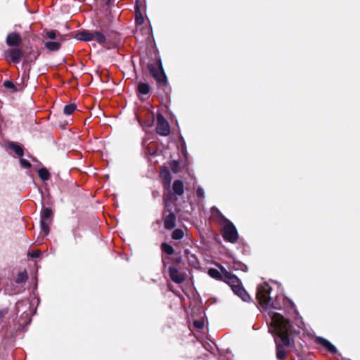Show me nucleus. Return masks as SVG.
<instances>
[{
	"label": "nucleus",
	"mask_w": 360,
	"mask_h": 360,
	"mask_svg": "<svg viewBox=\"0 0 360 360\" xmlns=\"http://www.w3.org/2000/svg\"><path fill=\"white\" fill-rule=\"evenodd\" d=\"M271 291V288L268 283H264L259 285L257 290V299L265 312L264 316L267 322L272 326H277L279 321L285 319L281 314L274 311V309H278V307L270 297Z\"/></svg>",
	"instance_id": "f257e3e1"
},
{
	"label": "nucleus",
	"mask_w": 360,
	"mask_h": 360,
	"mask_svg": "<svg viewBox=\"0 0 360 360\" xmlns=\"http://www.w3.org/2000/svg\"><path fill=\"white\" fill-rule=\"evenodd\" d=\"M290 326L287 319L281 321L277 326L270 324L269 330L275 335L274 340L276 346V357L278 360H283L286 356V350L285 347L290 345Z\"/></svg>",
	"instance_id": "f03ea898"
},
{
	"label": "nucleus",
	"mask_w": 360,
	"mask_h": 360,
	"mask_svg": "<svg viewBox=\"0 0 360 360\" xmlns=\"http://www.w3.org/2000/svg\"><path fill=\"white\" fill-rule=\"evenodd\" d=\"M4 54L6 59L14 63H19L22 60L31 63L39 56L37 52L34 51L33 46H11Z\"/></svg>",
	"instance_id": "7ed1b4c3"
},
{
	"label": "nucleus",
	"mask_w": 360,
	"mask_h": 360,
	"mask_svg": "<svg viewBox=\"0 0 360 360\" xmlns=\"http://www.w3.org/2000/svg\"><path fill=\"white\" fill-rule=\"evenodd\" d=\"M223 281L231 287L234 294L238 295L243 301H250V295L242 287L240 281L237 276L224 270L223 272Z\"/></svg>",
	"instance_id": "20e7f679"
},
{
	"label": "nucleus",
	"mask_w": 360,
	"mask_h": 360,
	"mask_svg": "<svg viewBox=\"0 0 360 360\" xmlns=\"http://www.w3.org/2000/svg\"><path fill=\"white\" fill-rule=\"evenodd\" d=\"M148 68L150 74L156 81L158 86H165L167 85V77L164 71L160 57L157 58L154 63L148 64Z\"/></svg>",
	"instance_id": "39448f33"
},
{
	"label": "nucleus",
	"mask_w": 360,
	"mask_h": 360,
	"mask_svg": "<svg viewBox=\"0 0 360 360\" xmlns=\"http://www.w3.org/2000/svg\"><path fill=\"white\" fill-rule=\"evenodd\" d=\"M75 39L81 41H96L98 44L105 42V36L98 31L90 32L89 30H82L75 34Z\"/></svg>",
	"instance_id": "423d86ee"
},
{
	"label": "nucleus",
	"mask_w": 360,
	"mask_h": 360,
	"mask_svg": "<svg viewBox=\"0 0 360 360\" xmlns=\"http://www.w3.org/2000/svg\"><path fill=\"white\" fill-rule=\"evenodd\" d=\"M52 215L53 212L51 209H43L40 219V234L42 236L43 238L48 236L49 233V225L51 222Z\"/></svg>",
	"instance_id": "0eeeda50"
},
{
	"label": "nucleus",
	"mask_w": 360,
	"mask_h": 360,
	"mask_svg": "<svg viewBox=\"0 0 360 360\" xmlns=\"http://www.w3.org/2000/svg\"><path fill=\"white\" fill-rule=\"evenodd\" d=\"M223 238L225 240L231 243H235L238 239V232L234 225L228 221L223 228Z\"/></svg>",
	"instance_id": "6e6552de"
},
{
	"label": "nucleus",
	"mask_w": 360,
	"mask_h": 360,
	"mask_svg": "<svg viewBox=\"0 0 360 360\" xmlns=\"http://www.w3.org/2000/svg\"><path fill=\"white\" fill-rule=\"evenodd\" d=\"M157 121V133L161 136H167L170 132L167 121L162 115L158 116Z\"/></svg>",
	"instance_id": "1a4fd4ad"
},
{
	"label": "nucleus",
	"mask_w": 360,
	"mask_h": 360,
	"mask_svg": "<svg viewBox=\"0 0 360 360\" xmlns=\"http://www.w3.org/2000/svg\"><path fill=\"white\" fill-rule=\"evenodd\" d=\"M169 276L172 281L177 284L182 283L185 278L186 275L179 271L177 268L174 266H170L168 269Z\"/></svg>",
	"instance_id": "9d476101"
},
{
	"label": "nucleus",
	"mask_w": 360,
	"mask_h": 360,
	"mask_svg": "<svg viewBox=\"0 0 360 360\" xmlns=\"http://www.w3.org/2000/svg\"><path fill=\"white\" fill-rule=\"evenodd\" d=\"M314 342L317 345L322 346L324 349H326L328 352L331 354H335L338 353L336 347L324 338L316 336L314 339Z\"/></svg>",
	"instance_id": "9b49d317"
},
{
	"label": "nucleus",
	"mask_w": 360,
	"mask_h": 360,
	"mask_svg": "<svg viewBox=\"0 0 360 360\" xmlns=\"http://www.w3.org/2000/svg\"><path fill=\"white\" fill-rule=\"evenodd\" d=\"M164 226L166 229H172L176 226V216L173 212H169L164 217Z\"/></svg>",
	"instance_id": "f8f14e48"
},
{
	"label": "nucleus",
	"mask_w": 360,
	"mask_h": 360,
	"mask_svg": "<svg viewBox=\"0 0 360 360\" xmlns=\"http://www.w3.org/2000/svg\"><path fill=\"white\" fill-rule=\"evenodd\" d=\"M184 255L190 266L193 268H198L199 266V262L194 254L191 253L188 250H186Z\"/></svg>",
	"instance_id": "ddd939ff"
},
{
	"label": "nucleus",
	"mask_w": 360,
	"mask_h": 360,
	"mask_svg": "<svg viewBox=\"0 0 360 360\" xmlns=\"http://www.w3.org/2000/svg\"><path fill=\"white\" fill-rule=\"evenodd\" d=\"M21 43V37L19 34L12 32L6 37L7 45H19Z\"/></svg>",
	"instance_id": "4468645a"
},
{
	"label": "nucleus",
	"mask_w": 360,
	"mask_h": 360,
	"mask_svg": "<svg viewBox=\"0 0 360 360\" xmlns=\"http://www.w3.org/2000/svg\"><path fill=\"white\" fill-rule=\"evenodd\" d=\"M160 176L164 179V186L166 188H169L171 184V175L167 169H162L160 172Z\"/></svg>",
	"instance_id": "2eb2a0df"
},
{
	"label": "nucleus",
	"mask_w": 360,
	"mask_h": 360,
	"mask_svg": "<svg viewBox=\"0 0 360 360\" xmlns=\"http://www.w3.org/2000/svg\"><path fill=\"white\" fill-rule=\"evenodd\" d=\"M172 189L174 193L177 195H181L184 193V184L180 180H176L173 183Z\"/></svg>",
	"instance_id": "dca6fc26"
},
{
	"label": "nucleus",
	"mask_w": 360,
	"mask_h": 360,
	"mask_svg": "<svg viewBox=\"0 0 360 360\" xmlns=\"http://www.w3.org/2000/svg\"><path fill=\"white\" fill-rule=\"evenodd\" d=\"M137 91L141 95H147L150 91V86L147 83L139 82L138 84Z\"/></svg>",
	"instance_id": "f3484780"
},
{
	"label": "nucleus",
	"mask_w": 360,
	"mask_h": 360,
	"mask_svg": "<svg viewBox=\"0 0 360 360\" xmlns=\"http://www.w3.org/2000/svg\"><path fill=\"white\" fill-rule=\"evenodd\" d=\"M8 147H9V148L12 149L15 153L16 155H18L20 157L23 155V154H24L23 148L19 144L13 143V142H10L8 143Z\"/></svg>",
	"instance_id": "a211bd4d"
},
{
	"label": "nucleus",
	"mask_w": 360,
	"mask_h": 360,
	"mask_svg": "<svg viewBox=\"0 0 360 360\" xmlns=\"http://www.w3.org/2000/svg\"><path fill=\"white\" fill-rule=\"evenodd\" d=\"M46 37L50 39L61 41L62 36L56 30L46 31Z\"/></svg>",
	"instance_id": "6ab92c4d"
},
{
	"label": "nucleus",
	"mask_w": 360,
	"mask_h": 360,
	"mask_svg": "<svg viewBox=\"0 0 360 360\" xmlns=\"http://www.w3.org/2000/svg\"><path fill=\"white\" fill-rule=\"evenodd\" d=\"M224 270L225 269L222 270L221 272H220L217 269H210L208 271V274L214 278L223 280V272L224 271Z\"/></svg>",
	"instance_id": "aec40b11"
},
{
	"label": "nucleus",
	"mask_w": 360,
	"mask_h": 360,
	"mask_svg": "<svg viewBox=\"0 0 360 360\" xmlns=\"http://www.w3.org/2000/svg\"><path fill=\"white\" fill-rule=\"evenodd\" d=\"M27 279V271L25 270L22 272H20L15 279V282L18 284H20V283H25Z\"/></svg>",
	"instance_id": "412c9836"
},
{
	"label": "nucleus",
	"mask_w": 360,
	"mask_h": 360,
	"mask_svg": "<svg viewBox=\"0 0 360 360\" xmlns=\"http://www.w3.org/2000/svg\"><path fill=\"white\" fill-rule=\"evenodd\" d=\"M38 174L43 181H47L50 178V174L49 171L43 167L38 170Z\"/></svg>",
	"instance_id": "4be33fe9"
},
{
	"label": "nucleus",
	"mask_w": 360,
	"mask_h": 360,
	"mask_svg": "<svg viewBox=\"0 0 360 360\" xmlns=\"http://www.w3.org/2000/svg\"><path fill=\"white\" fill-rule=\"evenodd\" d=\"M161 249H162V250L163 252H165L168 255H173L174 252V248H172V246H171L170 245L167 244L165 243L162 244Z\"/></svg>",
	"instance_id": "5701e85b"
},
{
	"label": "nucleus",
	"mask_w": 360,
	"mask_h": 360,
	"mask_svg": "<svg viewBox=\"0 0 360 360\" xmlns=\"http://www.w3.org/2000/svg\"><path fill=\"white\" fill-rule=\"evenodd\" d=\"M184 236V233L183 230H181L180 229H175L172 232V237L174 240H180V239L183 238Z\"/></svg>",
	"instance_id": "b1692460"
},
{
	"label": "nucleus",
	"mask_w": 360,
	"mask_h": 360,
	"mask_svg": "<svg viewBox=\"0 0 360 360\" xmlns=\"http://www.w3.org/2000/svg\"><path fill=\"white\" fill-rule=\"evenodd\" d=\"M77 106L75 104L71 103L64 107L63 112L65 115H71L76 109Z\"/></svg>",
	"instance_id": "393cba45"
},
{
	"label": "nucleus",
	"mask_w": 360,
	"mask_h": 360,
	"mask_svg": "<svg viewBox=\"0 0 360 360\" xmlns=\"http://www.w3.org/2000/svg\"><path fill=\"white\" fill-rule=\"evenodd\" d=\"M20 164L23 168L30 169L31 167V163L26 159L20 158Z\"/></svg>",
	"instance_id": "a878e982"
},
{
	"label": "nucleus",
	"mask_w": 360,
	"mask_h": 360,
	"mask_svg": "<svg viewBox=\"0 0 360 360\" xmlns=\"http://www.w3.org/2000/svg\"><path fill=\"white\" fill-rule=\"evenodd\" d=\"M4 85L7 89H13V91H17V89L15 86L13 84V83L9 80H6L4 82Z\"/></svg>",
	"instance_id": "bb28decb"
},
{
	"label": "nucleus",
	"mask_w": 360,
	"mask_h": 360,
	"mask_svg": "<svg viewBox=\"0 0 360 360\" xmlns=\"http://www.w3.org/2000/svg\"><path fill=\"white\" fill-rule=\"evenodd\" d=\"M193 325L196 328L202 329L204 327L205 323L204 321L202 320H196L194 321Z\"/></svg>",
	"instance_id": "cd10ccee"
},
{
	"label": "nucleus",
	"mask_w": 360,
	"mask_h": 360,
	"mask_svg": "<svg viewBox=\"0 0 360 360\" xmlns=\"http://www.w3.org/2000/svg\"><path fill=\"white\" fill-rule=\"evenodd\" d=\"M196 195L198 198H205V191H204V189L201 186H199L197 188Z\"/></svg>",
	"instance_id": "c85d7f7f"
},
{
	"label": "nucleus",
	"mask_w": 360,
	"mask_h": 360,
	"mask_svg": "<svg viewBox=\"0 0 360 360\" xmlns=\"http://www.w3.org/2000/svg\"><path fill=\"white\" fill-rule=\"evenodd\" d=\"M179 164L176 161H172L171 162V168L174 173H177L179 172Z\"/></svg>",
	"instance_id": "c756f323"
},
{
	"label": "nucleus",
	"mask_w": 360,
	"mask_h": 360,
	"mask_svg": "<svg viewBox=\"0 0 360 360\" xmlns=\"http://www.w3.org/2000/svg\"><path fill=\"white\" fill-rule=\"evenodd\" d=\"M28 255L32 258H38L41 255V251L36 250V251L30 252L28 253Z\"/></svg>",
	"instance_id": "7c9ffc66"
},
{
	"label": "nucleus",
	"mask_w": 360,
	"mask_h": 360,
	"mask_svg": "<svg viewBox=\"0 0 360 360\" xmlns=\"http://www.w3.org/2000/svg\"><path fill=\"white\" fill-rule=\"evenodd\" d=\"M136 22L139 25H141L143 22V18L141 15V14H139V15H136Z\"/></svg>",
	"instance_id": "2f4dec72"
},
{
	"label": "nucleus",
	"mask_w": 360,
	"mask_h": 360,
	"mask_svg": "<svg viewBox=\"0 0 360 360\" xmlns=\"http://www.w3.org/2000/svg\"><path fill=\"white\" fill-rule=\"evenodd\" d=\"M50 51H57L59 50L60 46H46Z\"/></svg>",
	"instance_id": "473e14b6"
},
{
	"label": "nucleus",
	"mask_w": 360,
	"mask_h": 360,
	"mask_svg": "<svg viewBox=\"0 0 360 360\" xmlns=\"http://www.w3.org/2000/svg\"><path fill=\"white\" fill-rule=\"evenodd\" d=\"M7 313V310L3 309L0 311V318H2Z\"/></svg>",
	"instance_id": "72a5a7b5"
},
{
	"label": "nucleus",
	"mask_w": 360,
	"mask_h": 360,
	"mask_svg": "<svg viewBox=\"0 0 360 360\" xmlns=\"http://www.w3.org/2000/svg\"><path fill=\"white\" fill-rule=\"evenodd\" d=\"M45 45H60L58 42H47L45 44Z\"/></svg>",
	"instance_id": "f704fd0d"
},
{
	"label": "nucleus",
	"mask_w": 360,
	"mask_h": 360,
	"mask_svg": "<svg viewBox=\"0 0 360 360\" xmlns=\"http://www.w3.org/2000/svg\"><path fill=\"white\" fill-rule=\"evenodd\" d=\"M215 210H216V207H213L212 208V212H214V211H215Z\"/></svg>",
	"instance_id": "c9c22d12"
},
{
	"label": "nucleus",
	"mask_w": 360,
	"mask_h": 360,
	"mask_svg": "<svg viewBox=\"0 0 360 360\" xmlns=\"http://www.w3.org/2000/svg\"><path fill=\"white\" fill-rule=\"evenodd\" d=\"M291 304H292V307H294V306H295V304H294V303H293V302H291Z\"/></svg>",
	"instance_id": "e433bc0d"
},
{
	"label": "nucleus",
	"mask_w": 360,
	"mask_h": 360,
	"mask_svg": "<svg viewBox=\"0 0 360 360\" xmlns=\"http://www.w3.org/2000/svg\"><path fill=\"white\" fill-rule=\"evenodd\" d=\"M165 202L167 204V199L165 198Z\"/></svg>",
	"instance_id": "4c0bfd02"
}]
</instances>
